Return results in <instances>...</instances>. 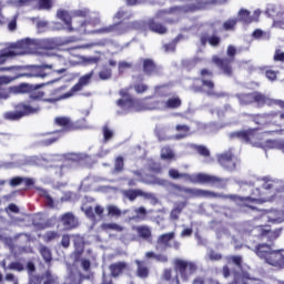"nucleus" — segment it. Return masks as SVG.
<instances>
[{"mask_svg": "<svg viewBox=\"0 0 284 284\" xmlns=\"http://www.w3.org/2000/svg\"><path fill=\"white\" fill-rule=\"evenodd\" d=\"M251 37L255 41H270V39H272V33H270V31H264L262 29H255L252 32Z\"/></svg>", "mask_w": 284, "mask_h": 284, "instance_id": "nucleus-35", "label": "nucleus"}, {"mask_svg": "<svg viewBox=\"0 0 284 284\" xmlns=\"http://www.w3.org/2000/svg\"><path fill=\"white\" fill-rule=\"evenodd\" d=\"M118 108H121L122 112L118 111V114H128V112H143V110H150V102L126 98L119 99L116 101Z\"/></svg>", "mask_w": 284, "mask_h": 284, "instance_id": "nucleus-8", "label": "nucleus"}, {"mask_svg": "<svg viewBox=\"0 0 284 284\" xmlns=\"http://www.w3.org/2000/svg\"><path fill=\"white\" fill-rule=\"evenodd\" d=\"M74 41L73 37L67 38L63 41H59L57 38L36 39V50H57L59 45H68V43H74Z\"/></svg>", "mask_w": 284, "mask_h": 284, "instance_id": "nucleus-12", "label": "nucleus"}, {"mask_svg": "<svg viewBox=\"0 0 284 284\" xmlns=\"http://www.w3.org/2000/svg\"><path fill=\"white\" fill-rule=\"evenodd\" d=\"M23 183V178L21 176H14L9 181V185L11 187H18V185H21Z\"/></svg>", "mask_w": 284, "mask_h": 284, "instance_id": "nucleus-64", "label": "nucleus"}, {"mask_svg": "<svg viewBox=\"0 0 284 284\" xmlns=\"http://www.w3.org/2000/svg\"><path fill=\"white\" fill-rule=\"evenodd\" d=\"M145 24L142 21H131V22H118L108 27H103L97 30L98 34H115L121 37V34H128L132 30H143Z\"/></svg>", "mask_w": 284, "mask_h": 284, "instance_id": "nucleus-4", "label": "nucleus"}, {"mask_svg": "<svg viewBox=\"0 0 284 284\" xmlns=\"http://www.w3.org/2000/svg\"><path fill=\"white\" fill-rule=\"evenodd\" d=\"M155 94L158 97H169L170 92L168 91V87H165V85H156L155 87Z\"/></svg>", "mask_w": 284, "mask_h": 284, "instance_id": "nucleus-55", "label": "nucleus"}, {"mask_svg": "<svg viewBox=\"0 0 284 284\" xmlns=\"http://www.w3.org/2000/svg\"><path fill=\"white\" fill-rule=\"evenodd\" d=\"M226 54L230 58L221 59L219 57H213V63L220 67L226 77H232V61H234V57L236 55V48L234 45H229Z\"/></svg>", "mask_w": 284, "mask_h": 284, "instance_id": "nucleus-10", "label": "nucleus"}, {"mask_svg": "<svg viewBox=\"0 0 284 284\" xmlns=\"http://www.w3.org/2000/svg\"><path fill=\"white\" fill-rule=\"evenodd\" d=\"M197 267L194 262H189L185 260H175V271L180 274L181 278L187 281L194 272H196Z\"/></svg>", "mask_w": 284, "mask_h": 284, "instance_id": "nucleus-14", "label": "nucleus"}, {"mask_svg": "<svg viewBox=\"0 0 284 284\" xmlns=\"http://www.w3.org/2000/svg\"><path fill=\"white\" fill-rule=\"evenodd\" d=\"M61 132H65V130L38 134V136H42V139H40V141H39V144L43 145L44 148H48L49 145H53V143H57V141H59L60 136H57V135H53V136H50V138H45V136H49V134H59Z\"/></svg>", "mask_w": 284, "mask_h": 284, "instance_id": "nucleus-21", "label": "nucleus"}, {"mask_svg": "<svg viewBox=\"0 0 284 284\" xmlns=\"http://www.w3.org/2000/svg\"><path fill=\"white\" fill-rule=\"evenodd\" d=\"M130 68H132V63L125 61L119 62L118 72L119 74H123V72H125V70H130Z\"/></svg>", "mask_w": 284, "mask_h": 284, "instance_id": "nucleus-58", "label": "nucleus"}, {"mask_svg": "<svg viewBox=\"0 0 284 284\" xmlns=\"http://www.w3.org/2000/svg\"><path fill=\"white\" fill-rule=\"evenodd\" d=\"M12 75H1L0 77V85H8L12 83V81H17V79H21L19 71H9Z\"/></svg>", "mask_w": 284, "mask_h": 284, "instance_id": "nucleus-37", "label": "nucleus"}, {"mask_svg": "<svg viewBox=\"0 0 284 284\" xmlns=\"http://www.w3.org/2000/svg\"><path fill=\"white\" fill-rule=\"evenodd\" d=\"M180 39H183L182 34H179L176 38H174L171 42L163 45L164 52H176V43H179Z\"/></svg>", "mask_w": 284, "mask_h": 284, "instance_id": "nucleus-40", "label": "nucleus"}, {"mask_svg": "<svg viewBox=\"0 0 284 284\" xmlns=\"http://www.w3.org/2000/svg\"><path fill=\"white\" fill-rule=\"evenodd\" d=\"M92 202H89L88 200L83 202L81 210L84 212V214H103L104 210L101 205H94V200L91 199Z\"/></svg>", "mask_w": 284, "mask_h": 284, "instance_id": "nucleus-24", "label": "nucleus"}, {"mask_svg": "<svg viewBox=\"0 0 284 284\" xmlns=\"http://www.w3.org/2000/svg\"><path fill=\"white\" fill-rule=\"evenodd\" d=\"M258 232V236H261V239H268V241H276V239H278V236H281V229H277L275 231L272 230H266L263 229V226H260L256 229Z\"/></svg>", "mask_w": 284, "mask_h": 284, "instance_id": "nucleus-27", "label": "nucleus"}, {"mask_svg": "<svg viewBox=\"0 0 284 284\" xmlns=\"http://www.w3.org/2000/svg\"><path fill=\"white\" fill-rule=\"evenodd\" d=\"M143 72L148 77H152L156 74V63L152 59H144L143 60Z\"/></svg>", "mask_w": 284, "mask_h": 284, "instance_id": "nucleus-34", "label": "nucleus"}, {"mask_svg": "<svg viewBox=\"0 0 284 284\" xmlns=\"http://www.w3.org/2000/svg\"><path fill=\"white\" fill-rule=\"evenodd\" d=\"M190 125L187 124H178L175 125L176 134L173 135L175 141H181L182 139H187L190 136Z\"/></svg>", "mask_w": 284, "mask_h": 284, "instance_id": "nucleus-31", "label": "nucleus"}, {"mask_svg": "<svg viewBox=\"0 0 284 284\" xmlns=\"http://www.w3.org/2000/svg\"><path fill=\"white\" fill-rule=\"evenodd\" d=\"M195 150L201 156H210V149L203 145H195Z\"/></svg>", "mask_w": 284, "mask_h": 284, "instance_id": "nucleus-62", "label": "nucleus"}, {"mask_svg": "<svg viewBox=\"0 0 284 284\" xmlns=\"http://www.w3.org/2000/svg\"><path fill=\"white\" fill-rule=\"evenodd\" d=\"M52 0H38L39 10H52Z\"/></svg>", "mask_w": 284, "mask_h": 284, "instance_id": "nucleus-52", "label": "nucleus"}, {"mask_svg": "<svg viewBox=\"0 0 284 284\" xmlns=\"http://www.w3.org/2000/svg\"><path fill=\"white\" fill-rule=\"evenodd\" d=\"M109 270L112 276H120V274H123V272L128 270V263L125 262L113 263L109 266Z\"/></svg>", "mask_w": 284, "mask_h": 284, "instance_id": "nucleus-33", "label": "nucleus"}, {"mask_svg": "<svg viewBox=\"0 0 284 284\" xmlns=\"http://www.w3.org/2000/svg\"><path fill=\"white\" fill-rule=\"evenodd\" d=\"M250 103L255 108L272 106V99L262 92L254 91L250 93Z\"/></svg>", "mask_w": 284, "mask_h": 284, "instance_id": "nucleus-18", "label": "nucleus"}, {"mask_svg": "<svg viewBox=\"0 0 284 284\" xmlns=\"http://www.w3.org/2000/svg\"><path fill=\"white\" fill-rule=\"evenodd\" d=\"M57 17L60 19V21L65 23L69 32H74V29L72 28V16H70V11L60 9L57 11Z\"/></svg>", "mask_w": 284, "mask_h": 284, "instance_id": "nucleus-29", "label": "nucleus"}, {"mask_svg": "<svg viewBox=\"0 0 284 284\" xmlns=\"http://www.w3.org/2000/svg\"><path fill=\"white\" fill-rule=\"evenodd\" d=\"M217 162L224 170H227L229 172H234V170H236V161L234 160V152L232 149L219 154Z\"/></svg>", "mask_w": 284, "mask_h": 284, "instance_id": "nucleus-16", "label": "nucleus"}, {"mask_svg": "<svg viewBox=\"0 0 284 284\" xmlns=\"http://www.w3.org/2000/svg\"><path fill=\"white\" fill-rule=\"evenodd\" d=\"M81 60L87 65H97L101 62V57H82Z\"/></svg>", "mask_w": 284, "mask_h": 284, "instance_id": "nucleus-46", "label": "nucleus"}, {"mask_svg": "<svg viewBox=\"0 0 284 284\" xmlns=\"http://www.w3.org/2000/svg\"><path fill=\"white\" fill-rule=\"evenodd\" d=\"M92 77H94V71H91L82 77H80L77 84H74L71 89L73 92H81L85 85L90 84V81H92Z\"/></svg>", "mask_w": 284, "mask_h": 284, "instance_id": "nucleus-26", "label": "nucleus"}, {"mask_svg": "<svg viewBox=\"0 0 284 284\" xmlns=\"http://www.w3.org/2000/svg\"><path fill=\"white\" fill-rule=\"evenodd\" d=\"M11 57H17L16 51H12L11 49H3L0 52V72H19L21 70V67L19 65L1 67V65H4V63Z\"/></svg>", "mask_w": 284, "mask_h": 284, "instance_id": "nucleus-17", "label": "nucleus"}, {"mask_svg": "<svg viewBox=\"0 0 284 284\" xmlns=\"http://www.w3.org/2000/svg\"><path fill=\"white\" fill-rule=\"evenodd\" d=\"M123 168H124L123 156H118L114 162V171L123 172Z\"/></svg>", "mask_w": 284, "mask_h": 284, "instance_id": "nucleus-59", "label": "nucleus"}, {"mask_svg": "<svg viewBox=\"0 0 284 284\" xmlns=\"http://www.w3.org/2000/svg\"><path fill=\"white\" fill-rule=\"evenodd\" d=\"M229 139L231 141H234V139H237V141H241V143H250V130L231 132L229 133Z\"/></svg>", "mask_w": 284, "mask_h": 284, "instance_id": "nucleus-30", "label": "nucleus"}, {"mask_svg": "<svg viewBox=\"0 0 284 284\" xmlns=\"http://www.w3.org/2000/svg\"><path fill=\"white\" fill-rule=\"evenodd\" d=\"M97 24H99V18H94V19L90 18V19H88V20L81 21V22H80V26L77 27V30H81V29H83V28H87V26H92V27H94V26H97Z\"/></svg>", "mask_w": 284, "mask_h": 284, "instance_id": "nucleus-48", "label": "nucleus"}, {"mask_svg": "<svg viewBox=\"0 0 284 284\" xmlns=\"http://www.w3.org/2000/svg\"><path fill=\"white\" fill-rule=\"evenodd\" d=\"M161 159H164V160L174 159V152L172 151V149H170V146H164L161 150Z\"/></svg>", "mask_w": 284, "mask_h": 284, "instance_id": "nucleus-53", "label": "nucleus"}, {"mask_svg": "<svg viewBox=\"0 0 284 284\" xmlns=\"http://www.w3.org/2000/svg\"><path fill=\"white\" fill-rule=\"evenodd\" d=\"M39 252H40L42 258L45 261V263H50V261H52V251H50V248H48V246L41 245L39 248Z\"/></svg>", "mask_w": 284, "mask_h": 284, "instance_id": "nucleus-43", "label": "nucleus"}, {"mask_svg": "<svg viewBox=\"0 0 284 284\" xmlns=\"http://www.w3.org/2000/svg\"><path fill=\"white\" fill-rule=\"evenodd\" d=\"M237 21L243 26H250V11L241 9L237 14Z\"/></svg>", "mask_w": 284, "mask_h": 284, "instance_id": "nucleus-42", "label": "nucleus"}, {"mask_svg": "<svg viewBox=\"0 0 284 284\" xmlns=\"http://www.w3.org/2000/svg\"><path fill=\"white\" fill-rule=\"evenodd\" d=\"M62 223L64 225V230H72L79 225V220H77L72 214H64L62 216Z\"/></svg>", "mask_w": 284, "mask_h": 284, "instance_id": "nucleus-36", "label": "nucleus"}, {"mask_svg": "<svg viewBox=\"0 0 284 284\" xmlns=\"http://www.w3.org/2000/svg\"><path fill=\"white\" fill-rule=\"evenodd\" d=\"M11 3L16 8H23L26 6H30V3H32V0H11Z\"/></svg>", "mask_w": 284, "mask_h": 284, "instance_id": "nucleus-61", "label": "nucleus"}, {"mask_svg": "<svg viewBox=\"0 0 284 284\" xmlns=\"http://www.w3.org/2000/svg\"><path fill=\"white\" fill-rule=\"evenodd\" d=\"M133 90L136 92V94H143L144 92H148L149 87L145 83H136L133 85Z\"/></svg>", "mask_w": 284, "mask_h": 284, "instance_id": "nucleus-56", "label": "nucleus"}, {"mask_svg": "<svg viewBox=\"0 0 284 284\" xmlns=\"http://www.w3.org/2000/svg\"><path fill=\"white\" fill-rule=\"evenodd\" d=\"M138 265V276L140 278H148V274H150V270L145 266V262H141L139 260L135 261Z\"/></svg>", "mask_w": 284, "mask_h": 284, "instance_id": "nucleus-39", "label": "nucleus"}, {"mask_svg": "<svg viewBox=\"0 0 284 284\" xmlns=\"http://www.w3.org/2000/svg\"><path fill=\"white\" fill-rule=\"evenodd\" d=\"M155 136L159 141H170L172 136L168 135V129L160 126L155 129Z\"/></svg>", "mask_w": 284, "mask_h": 284, "instance_id": "nucleus-41", "label": "nucleus"}, {"mask_svg": "<svg viewBox=\"0 0 284 284\" xmlns=\"http://www.w3.org/2000/svg\"><path fill=\"white\" fill-rule=\"evenodd\" d=\"M196 183L212 185V187H216L217 190H227L230 178H219L207 173H197Z\"/></svg>", "mask_w": 284, "mask_h": 284, "instance_id": "nucleus-9", "label": "nucleus"}, {"mask_svg": "<svg viewBox=\"0 0 284 284\" xmlns=\"http://www.w3.org/2000/svg\"><path fill=\"white\" fill-rule=\"evenodd\" d=\"M39 196L44 199V203L47 206H49L51 210H57L59 207V202H55L54 199H52V195L45 190L38 187Z\"/></svg>", "mask_w": 284, "mask_h": 284, "instance_id": "nucleus-28", "label": "nucleus"}, {"mask_svg": "<svg viewBox=\"0 0 284 284\" xmlns=\"http://www.w3.org/2000/svg\"><path fill=\"white\" fill-rule=\"evenodd\" d=\"M83 159H85L83 153H69L65 155V160L62 164H57V161L52 158L33 155L28 159V163L29 165H37L38 168H44L45 170L52 168L55 176H58V179H63V176H68L71 170L77 168V163L83 161Z\"/></svg>", "mask_w": 284, "mask_h": 284, "instance_id": "nucleus-2", "label": "nucleus"}, {"mask_svg": "<svg viewBox=\"0 0 284 284\" xmlns=\"http://www.w3.org/2000/svg\"><path fill=\"white\" fill-rule=\"evenodd\" d=\"M252 121L253 123H255V125H258L257 128H264V125H270L272 121V115L270 114L252 115Z\"/></svg>", "mask_w": 284, "mask_h": 284, "instance_id": "nucleus-32", "label": "nucleus"}, {"mask_svg": "<svg viewBox=\"0 0 284 284\" xmlns=\"http://www.w3.org/2000/svg\"><path fill=\"white\" fill-rule=\"evenodd\" d=\"M283 193L284 184L282 181L270 175L255 179L251 183L250 210L267 214V210L261 207L263 203L274 201L276 196H281Z\"/></svg>", "mask_w": 284, "mask_h": 284, "instance_id": "nucleus-1", "label": "nucleus"}, {"mask_svg": "<svg viewBox=\"0 0 284 284\" xmlns=\"http://www.w3.org/2000/svg\"><path fill=\"white\" fill-rule=\"evenodd\" d=\"M9 50L17 53V57L21 54H30L32 50H37V39L24 38L13 42L9 45Z\"/></svg>", "mask_w": 284, "mask_h": 284, "instance_id": "nucleus-11", "label": "nucleus"}, {"mask_svg": "<svg viewBox=\"0 0 284 284\" xmlns=\"http://www.w3.org/2000/svg\"><path fill=\"white\" fill-rule=\"evenodd\" d=\"M55 125H59L60 128H68L70 125V118L68 116H58L54 119Z\"/></svg>", "mask_w": 284, "mask_h": 284, "instance_id": "nucleus-51", "label": "nucleus"}, {"mask_svg": "<svg viewBox=\"0 0 284 284\" xmlns=\"http://www.w3.org/2000/svg\"><path fill=\"white\" fill-rule=\"evenodd\" d=\"M99 79H101V81H109V79H112V69H102L99 72Z\"/></svg>", "mask_w": 284, "mask_h": 284, "instance_id": "nucleus-50", "label": "nucleus"}, {"mask_svg": "<svg viewBox=\"0 0 284 284\" xmlns=\"http://www.w3.org/2000/svg\"><path fill=\"white\" fill-rule=\"evenodd\" d=\"M122 196L131 202H134V200L139 199V196H142L143 199H154L153 193L143 192L141 189L123 190Z\"/></svg>", "mask_w": 284, "mask_h": 284, "instance_id": "nucleus-20", "label": "nucleus"}, {"mask_svg": "<svg viewBox=\"0 0 284 284\" xmlns=\"http://www.w3.org/2000/svg\"><path fill=\"white\" fill-rule=\"evenodd\" d=\"M135 230L141 239H150L152 235V231H150V227L148 226H138Z\"/></svg>", "mask_w": 284, "mask_h": 284, "instance_id": "nucleus-45", "label": "nucleus"}, {"mask_svg": "<svg viewBox=\"0 0 284 284\" xmlns=\"http://www.w3.org/2000/svg\"><path fill=\"white\" fill-rule=\"evenodd\" d=\"M45 281L43 284H57L58 277L52 275L50 271H47L45 273Z\"/></svg>", "mask_w": 284, "mask_h": 284, "instance_id": "nucleus-63", "label": "nucleus"}, {"mask_svg": "<svg viewBox=\"0 0 284 284\" xmlns=\"http://www.w3.org/2000/svg\"><path fill=\"white\" fill-rule=\"evenodd\" d=\"M253 252L258 258H263L268 265H273V267L281 265V253L278 250H273L272 245L265 243L257 244Z\"/></svg>", "mask_w": 284, "mask_h": 284, "instance_id": "nucleus-6", "label": "nucleus"}, {"mask_svg": "<svg viewBox=\"0 0 284 284\" xmlns=\"http://www.w3.org/2000/svg\"><path fill=\"white\" fill-rule=\"evenodd\" d=\"M273 28L284 30V11L277 12L275 19L273 20Z\"/></svg>", "mask_w": 284, "mask_h": 284, "instance_id": "nucleus-44", "label": "nucleus"}, {"mask_svg": "<svg viewBox=\"0 0 284 284\" xmlns=\"http://www.w3.org/2000/svg\"><path fill=\"white\" fill-rule=\"evenodd\" d=\"M186 205H187V203H185V202H175L173 204L171 214H181V212H183V210H185Z\"/></svg>", "mask_w": 284, "mask_h": 284, "instance_id": "nucleus-49", "label": "nucleus"}, {"mask_svg": "<svg viewBox=\"0 0 284 284\" xmlns=\"http://www.w3.org/2000/svg\"><path fill=\"white\" fill-rule=\"evenodd\" d=\"M172 239H174V232L162 234L158 239V245H163V247H174L175 250H179V247H181V244L179 242L170 244V241H172Z\"/></svg>", "mask_w": 284, "mask_h": 284, "instance_id": "nucleus-22", "label": "nucleus"}, {"mask_svg": "<svg viewBox=\"0 0 284 284\" xmlns=\"http://www.w3.org/2000/svg\"><path fill=\"white\" fill-rule=\"evenodd\" d=\"M8 270H12L14 272H23L26 268L20 262H12L10 265H8Z\"/></svg>", "mask_w": 284, "mask_h": 284, "instance_id": "nucleus-60", "label": "nucleus"}, {"mask_svg": "<svg viewBox=\"0 0 284 284\" xmlns=\"http://www.w3.org/2000/svg\"><path fill=\"white\" fill-rule=\"evenodd\" d=\"M236 23H239V20L236 18H232L223 23V28L224 30H234V28H236Z\"/></svg>", "mask_w": 284, "mask_h": 284, "instance_id": "nucleus-54", "label": "nucleus"}, {"mask_svg": "<svg viewBox=\"0 0 284 284\" xmlns=\"http://www.w3.org/2000/svg\"><path fill=\"white\" fill-rule=\"evenodd\" d=\"M200 42L201 45H212V48H219L221 45V37L213 34V36H207V33H203L200 37Z\"/></svg>", "mask_w": 284, "mask_h": 284, "instance_id": "nucleus-25", "label": "nucleus"}, {"mask_svg": "<svg viewBox=\"0 0 284 284\" xmlns=\"http://www.w3.org/2000/svg\"><path fill=\"white\" fill-rule=\"evenodd\" d=\"M41 112V106L39 104L37 105H30L26 103H19L16 106V111H8L3 113V119L6 121H20V119H23V116H30L32 114H39Z\"/></svg>", "mask_w": 284, "mask_h": 284, "instance_id": "nucleus-5", "label": "nucleus"}, {"mask_svg": "<svg viewBox=\"0 0 284 284\" xmlns=\"http://www.w3.org/2000/svg\"><path fill=\"white\" fill-rule=\"evenodd\" d=\"M70 201H77V193L68 191L61 197L62 203L70 202Z\"/></svg>", "mask_w": 284, "mask_h": 284, "instance_id": "nucleus-57", "label": "nucleus"}, {"mask_svg": "<svg viewBox=\"0 0 284 284\" xmlns=\"http://www.w3.org/2000/svg\"><path fill=\"white\" fill-rule=\"evenodd\" d=\"M58 81H61L60 78L51 80L47 83H40V84H20L16 87V93L17 94H27L28 92H32V90H40V88H45V85H52V83H57Z\"/></svg>", "mask_w": 284, "mask_h": 284, "instance_id": "nucleus-19", "label": "nucleus"}, {"mask_svg": "<svg viewBox=\"0 0 284 284\" xmlns=\"http://www.w3.org/2000/svg\"><path fill=\"white\" fill-rule=\"evenodd\" d=\"M20 70H24V72H20V79L26 77L27 79H45L52 72L54 69V64H48V63H42V64H32V65H26L21 67Z\"/></svg>", "mask_w": 284, "mask_h": 284, "instance_id": "nucleus-7", "label": "nucleus"}, {"mask_svg": "<svg viewBox=\"0 0 284 284\" xmlns=\"http://www.w3.org/2000/svg\"><path fill=\"white\" fill-rule=\"evenodd\" d=\"M149 28L152 32H155L156 34H165V32H168V28H165V26L154 20H151L149 22Z\"/></svg>", "mask_w": 284, "mask_h": 284, "instance_id": "nucleus-38", "label": "nucleus"}, {"mask_svg": "<svg viewBox=\"0 0 284 284\" xmlns=\"http://www.w3.org/2000/svg\"><path fill=\"white\" fill-rule=\"evenodd\" d=\"M174 189L178 190V192L186 194V196H190L191 199H223L224 201L229 200L232 203H235L239 207H247V205H250V196H241L239 194H223L203 189H190L179 184H175Z\"/></svg>", "mask_w": 284, "mask_h": 284, "instance_id": "nucleus-3", "label": "nucleus"}, {"mask_svg": "<svg viewBox=\"0 0 284 284\" xmlns=\"http://www.w3.org/2000/svg\"><path fill=\"white\" fill-rule=\"evenodd\" d=\"M182 101L179 97L170 98L166 101H153L150 102V110H176L181 108Z\"/></svg>", "mask_w": 284, "mask_h": 284, "instance_id": "nucleus-15", "label": "nucleus"}, {"mask_svg": "<svg viewBox=\"0 0 284 284\" xmlns=\"http://www.w3.org/2000/svg\"><path fill=\"white\" fill-rule=\"evenodd\" d=\"M169 176L171 179H174V180H176V179H185L190 183H196L197 179H199V173H196V174L179 173V170L171 169L169 171Z\"/></svg>", "mask_w": 284, "mask_h": 284, "instance_id": "nucleus-23", "label": "nucleus"}, {"mask_svg": "<svg viewBox=\"0 0 284 284\" xmlns=\"http://www.w3.org/2000/svg\"><path fill=\"white\" fill-rule=\"evenodd\" d=\"M201 77L203 88H207V91H205V94H207V97H216L217 99H221V97H225V93L223 92H214V82L212 81L214 73H212V71L207 69H202Z\"/></svg>", "mask_w": 284, "mask_h": 284, "instance_id": "nucleus-13", "label": "nucleus"}, {"mask_svg": "<svg viewBox=\"0 0 284 284\" xmlns=\"http://www.w3.org/2000/svg\"><path fill=\"white\" fill-rule=\"evenodd\" d=\"M102 134H103L104 143H108V141H110V139H112V136H114V131H112V129H110V126H108V124H105L102 128Z\"/></svg>", "mask_w": 284, "mask_h": 284, "instance_id": "nucleus-47", "label": "nucleus"}]
</instances>
